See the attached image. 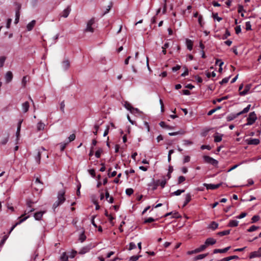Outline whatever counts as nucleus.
I'll use <instances>...</instances> for the list:
<instances>
[{
  "label": "nucleus",
  "instance_id": "64",
  "mask_svg": "<svg viewBox=\"0 0 261 261\" xmlns=\"http://www.w3.org/2000/svg\"><path fill=\"white\" fill-rule=\"evenodd\" d=\"M235 31L237 34H239L241 32V28L240 25H238L235 28Z\"/></svg>",
  "mask_w": 261,
  "mask_h": 261
},
{
  "label": "nucleus",
  "instance_id": "39",
  "mask_svg": "<svg viewBox=\"0 0 261 261\" xmlns=\"http://www.w3.org/2000/svg\"><path fill=\"white\" fill-rule=\"evenodd\" d=\"M186 180V178L184 176H180L178 179V185H180Z\"/></svg>",
  "mask_w": 261,
  "mask_h": 261
},
{
  "label": "nucleus",
  "instance_id": "36",
  "mask_svg": "<svg viewBox=\"0 0 261 261\" xmlns=\"http://www.w3.org/2000/svg\"><path fill=\"white\" fill-rule=\"evenodd\" d=\"M44 126H45V125L44 123H43L41 122H39L37 124V126L38 130H41L44 129Z\"/></svg>",
  "mask_w": 261,
  "mask_h": 261
},
{
  "label": "nucleus",
  "instance_id": "50",
  "mask_svg": "<svg viewBox=\"0 0 261 261\" xmlns=\"http://www.w3.org/2000/svg\"><path fill=\"white\" fill-rule=\"evenodd\" d=\"M152 186V190L153 191H154L157 189L158 187L159 186V184L158 182H157L156 181L155 182L153 180Z\"/></svg>",
  "mask_w": 261,
  "mask_h": 261
},
{
  "label": "nucleus",
  "instance_id": "17",
  "mask_svg": "<svg viewBox=\"0 0 261 261\" xmlns=\"http://www.w3.org/2000/svg\"><path fill=\"white\" fill-rule=\"evenodd\" d=\"M71 11L70 6H68L62 12V16L66 18L68 16Z\"/></svg>",
  "mask_w": 261,
  "mask_h": 261
},
{
  "label": "nucleus",
  "instance_id": "1",
  "mask_svg": "<svg viewBox=\"0 0 261 261\" xmlns=\"http://www.w3.org/2000/svg\"><path fill=\"white\" fill-rule=\"evenodd\" d=\"M65 190L62 189L60 190L58 193V200L53 204V208H56L61 204H63L65 201Z\"/></svg>",
  "mask_w": 261,
  "mask_h": 261
},
{
  "label": "nucleus",
  "instance_id": "58",
  "mask_svg": "<svg viewBox=\"0 0 261 261\" xmlns=\"http://www.w3.org/2000/svg\"><path fill=\"white\" fill-rule=\"evenodd\" d=\"M229 78L230 76L223 79L221 82H220V84L221 85H223L224 84L227 83L228 82Z\"/></svg>",
  "mask_w": 261,
  "mask_h": 261
},
{
  "label": "nucleus",
  "instance_id": "5",
  "mask_svg": "<svg viewBox=\"0 0 261 261\" xmlns=\"http://www.w3.org/2000/svg\"><path fill=\"white\" fill-rule=\"evenodd\" d=\"M95 23V19L94 18H91L89 20L87 23V27L86 29L85 30V32H90L93 33L94 32V28H92V25Z\"/></svg>",
  "mask_w": 261,
  "mask_h": 261
},
{
  "label": "nucleus",
  "instance_id": "24",
  "mask_svg": "<svg viewBox=\"0 0 261 261\" xmlns=\"http://www.w3.org/2000/svg\"><path fill=\"white\" fill-rule=\"evenodd\" d=\"M218 227V224L215 221H212L210 224L208 228L212 230H215Z\"/></svg>",
  "mask_w": 261,
  "mask_h": 261
},
{
  "label": "nucleus",
  "instance_id": "31",
  "mask_svg": "<svg viewBox=\"0 0 261 261\" xmlns=\"http://www.w3.org/2000/svg\"><path fill=\"white\" fill-rule=\"evenodd\" d=\"M218 133H216V135L214 136V141L215 142H219L222 140V135H217Z\"/></svg>",
  "mask_w": 261,
  "mask_h": 261
},
{
  "label": "nucleus",
  "instance_id": "25",
  "mask_svg": "<svg viewBox=\"0 0 261 261\" xmlns=\"http://www.w3.org/2000/svg\"><path fill=\"white\" fill-rule=\"evenodd\" d=\"M224 63L221 61L220 59H217L216 61V64L219 65V72H221L222 71V66L223 65Z\"/></svg>",
  "mask_w": 261,
  "mask_h": 261
},
{
  "label": "nucleus",
  "instance_id": "19",
  "mask_svg": "<svg viewBox=\"0 0 261 261\" xmlns=\"http://www.w3.org/2000/svg\"><path fill=\"white\" fill-rule=\"evenodd\" d=\"M250 89V86L249 85H247L245 86L244 90L243 91H242V92H240V93H239V94L241 96L245 95L246 94H247V93L249 91Z\"/></svg>",
  "mask_w": 261,
  "mask_h": 261
},
{
  "label": "nucleus",
  "instance_id": "60",
  "mask_svg": "<svg viewBox=\"0 0 261 261\" xmlns=\"http://www.w3.org/2000/svg\"><path fill=\"white\" fill-rule=\"evenodd\" d=\"M247 215V213H242L240 215H239V216H237L236 218L237 219H242L244 217H245Z\"/></svg>",
  "mask_w": 261,
  "mask_h": 261
},
{
  "label": "nucleus",
  "instance_id": "7",
  "mask_svg": "<svg viewBox=\"0 0 261 261\" xmlns=\"http://www.w3.org/2000/svg\"><path fill=\"white\" fill-rule=\"evenodd\" d=\"M221 185V184H218L216 185L212 184H204L203 186L206 188L207 190H215L219 188Z\"/></svg>",
  "mask_w": 261,
  "mask_h": 261
},
{
  "label": "nucleus",
  "instance_id": "59",
  "mask_svg": "<svg viewBox=\"0 0 261 261\" xmlns=\"http://www.w3.org/2000/svg\"><path fill=\"white\" fill-rule=\"evenodd\" d=\"M216 75V73L214 71H213L212 73L210 72H207L206 73V76L208 78H210V77H215Z\"/></svg>",
  "mask_w": 261,
  "mask_h": 261
},
{
  "label": "nucleus",
  "instance_id": "23",
  "mask_svg": "<svg viewBox=\"0 0 261 261\" xmlns=\"http://www.w3.org/2000/svg\"><path fill=\"white\" fill-rule=\"evenodd\" d=\"M238 223H239V221H238L237 220H230V221L228 224V226L236 227L238 225Z\"/></svg>",
  "mask_w": 261,
  "mask_h": 261
},
{
  "label": "nucleus",
  "instance_id": "20",
  "mask_svg": "<svg viewBox=\"0 0 261 261\" xmlns=\"http://www.w3.org/2000/svg\"><path fill=\"white\" fill-rule=\"evenodd\" d=\"M186 45H187V48L189 50H191L193 48V45L192 41L190 39H187L186 41Z\"/></svg>",
  "mask_w": 261,
  "mask_h": 261
},
{
  "label": "nucleus",
  "instance_id": "43",
  "mask_svg": "<svg viewBox=\"0 0 261 261\" xmlns=\"http://www.w3.org/2000/svg\"><path fill=\"white\" fill-rule=\"evenodd\" d=\"M125 193L126 194L128 195V196H130L131 195H132L134 193V190L132 188H127L125 190Z\"/></svg>",
  "mask_w": 261,
  "mask_h": 261
},
{
  "label": "nucleus",
  "instance_id": "12",
  "mask_svg": "<svg viewBox=\"0 0 261 261\" xmlns=\"http://www.w3.org/2000/svg\"><path fill=\"white\" fill-rule=\"evenodd\" d=\"M230 248V247L229 246V247H226L224 249H216L214 250L213 252H214V253H225L227 251H228Z\"/></svg>",
  "mask_w": 261,
  "mask_h": 261
},
{
  "label": "nucleus",
  "instance_id": "40",
  "mask_svg": "<svg viewBox=\"0 0 261 261\" xmlns=\"http://www.w3.org/2000/svg\"><path fill=\"white\" fill-rule=\"evenodd\" d=\"M260 219V217L258 215H255L251 218V223H255L258 221Z\"/></svg>",
  "mask_w": 261,
  "mask_h": 261
},
{
  "label": "nucleus",
  "instance_id": "44",
  "mask_svg": "<svg viewBox=\"0 0 261 261\" xmlns=\"http://www.w3.org/2000/svg\"><path fill=\"white\" fill-rule=\"evenodd\" d=\"M230 36V33L228 30H226L225 31V33L222 36V39L225 40L228 37Z\"/></svg>",
  "mask_w": 261,
  "mask_h": 261
},
{
  "label": "nucleus",
  "instance_id": "54",
  "mask_svg": "<svg viewBox=\"0 0 261 261\" xmlns=\"http://www.w3.org/2000/svg\"><path fill=\"white\" fill-rule=\"evenodd\" d=\"M15 5L16 6V12H20V10L21 8V4H19V3H15Z\"/></svg>",
  "mask_w": 261,
  "mask_h": 261
},
{
  "label": "nucleus",
  "instance_id": "47",
  "mask_svg": "<svg viewBox=\"0 0 261 261\" xmlns=\"http://www.w3.org/2000/svg\"><path fill=\"white\" fill-rule=\"evenodd\" d=\"M155 221V219H153L152 217H149L148 218L145 219L144 222V223H151V222H154Z\"/></svg>",
  "mask_w": 261,
  "mask_h": 261
},
{
  "label": "nucleus",
  "instance_id": "11",
  "mask_svg": "<svg viewBox=\"0 0 261 261\" xmlns=\"http://www.w3.org/2000/svg\"><path fill=\"white\" fill-rule=\"evenodd\" d=\"M45 213V211L37 212L34 214V217L36 220H40Z\"/></svg>",
  "mask_w": 261,
  "mask_h": 261
},
{
  "label": "nucleus",
  "instance_id": "55",
  "mask_svg": "<svg viewBox=\"0 0 261 261\" xmlns=\"http://www.w3.org/2000/svg\"><path fill=\"white\" fill-rule=\"evenodd\" d=\"M88 172L89 174L93 177H95L96 176L95 171L94 169L88 170Z\"/></svg>",
  "mask_w": 261,
  "mask_h": 261
},
{
  "label": "nucleus",
  "instance_id": "62",
  "mask_svg": "<svg viewBox=\"0 0 261 261\" xmlns=\"http://www.w3.org/2000/svg\"><path fill=\"white\" fill-rule=\"evenodd\" d=\"M136 248V244L133 242H130L129 243V250H131Z\"/></svg>",
  "mask_w": 261,
  "mask_h": 261
},
{
  "label": "nucleus",
  "instance_id": "21",
  "mask_svg": "<svg viewBox=\"0 0 261 261\" xmlns=\"http://www.w3.org/2000/svg\"><path fill=\"white\" fill-rule=\"evenodd\" d=\"M22 109L24 113H26L28 111L30 105L28 101H25V102L23 103L22 105Z\"/></svg>",
  "mask_w": 261,
  "mask_h": 261
},
{
  "label": "nucleus",
  "instance_id": "57",
  "mask_svg": "<svg viewBox=\"0 0 261 261\" xmlns=\"http://www.w3.org/2000/svg\"><path fill=\"white\" fill-rule=\"evenodd\" d=\"M198 23L199 24H200V25L201 27H202L203 26V23L202 22V21H203V17H202V16L200 15L199 16H198Z\"/></svg>",
  "mask_w": 261,
  "mask_h": 261
},
{
  "label": "nucleus",
  "instance_id": "30",
  "mask_svg": "<svg viewBox=\"0 0 261 261\" xmlns=\"http://www.w3.org/2000/svg\"><path fill=\"white\" fill-rule=\"evenodd\" d=\"M159 124L162 127L164 128H167V129H172V126L167 125L166 124V123L164 121L160 122Z\"/></svg>",
  "mask_w": 261,
  "mask_h": 261
},
{
  "label": "nucleus",
  "instance_id": "13",
  "mask_svg": "<svg viewBox=\"0 0 261 261\" xmlns=\"http://www.w3.org/2000/svg\"><path fill=\"white\" fill-rule=\"evenodd\" d=\"M22 122V120H21L19 121V122L18 123L17 132L16 133V140H17L16 144L18 143V140H19V135H20V128H21V125Z\"/></svg>",
  "mask_w": 261,
  "mask_h": 261
},
{
  "label": "nucleus",
  "instance_id": "14",
  "mask_svg": "<svg viewBox=\"0 0 261 261\" xmlns=\"http://www.w3.org/2000/svg\"><path fill=\"white\" fill-rule=\"evenodd\" d=\"M36 21L35 20H32L30 23H29L27 25V29L28 31H31L33 30L34 26L35 25Z\"/></svg>",
  "mask_w": 261,
  "mask_h": 261
},
{
  "label": "nucleus",
  "instance_id": "46",
  "mask_svg": "<svg viewBox=\"0 0 261 261\" xmlns=\"http://www.w3.org/2000/svg\"><path fill=\"white\" fill-rule=\"evenodd\" d=\"M20 17V12H15V23L17 24L19 22Z\"/></svg>",
  "mask_w": 261,
  "mask_h": 261
},
{
  "label": "nucleus",
  "instance_id": "32",
  "mask_svg": "<svg viewBox=\"0 0 261 261\" xmlns=\"http://www.w3.org/2000/svg\"><path fill=\"white\" fill-rule=\"evenodd\" d=\"M9 135H6L3 138H2L1 143L3 145H5L8 141Z\"/></svg>",
  "mask_w": 261,
  "mask_h": 261
},
{
  "label": "nucleus",
  "instance_id": "26",
  "mask_svg": "<svg viewBox=\"0 0 261 261\" xmlns=\"http://www.w3.org/2000/svg\"><path fill=\"white\" fill-rule=\"evenodd\" d=\"M29 77L28 75L24 76L22 78V81H21V84L23 88L25 87L26 84L29 81Z\"/></svg>",
  "mask_w": 261,
  "mask_h": 261
},
{
  "label": "nucleus",
  "instance_id": "42",
  "mask_svg": "<svg viewBox=\"0 0 261 261\" xmlns=\"http://www.w3.org/2000/svg\"><path fill=\"white\" fill-rule=\"evenodd\" d=\"M6 59V57L5 56H2L0 57V67H2L4 66V64Z\"/></svg>",
  "mask_w": 261,
  "mask_h": 261
},
{
  "label": "nucleus",
  "instance_id": "53",
  "mask_svg": "<svg viewBox=\"0 0 261 261\" xmlns=\"http://www.w3.org/2000/svg\"><path fill=\"white\" fill-rule=\"evenodd\" d=\"M141 256V255H134L132 256L130 258V260L132 261H137L139 259V258Z\"/></svg>",
  "mask_w": 261,
  "mask_h": 261
},
{
  "label": "nucleus",
  "instance_id": "22",
  "mask_svg": "<svg viewBox=\"0 0 261 261\" xmlns=\"http://www.w3.org/2000/svg\"><path fill=\"white\" fill-rule=\"evenodd\" d=\"M91 246H87L84 247H83L80 251V254H85L87 252H88L90 249H91Z\"/></svg>",
  "mask_w": 261,
  "mask_h": 261
},
{
  "label": "nucleus",
  "instance_id": "8",
  "mask_svg": "<svg viewBox=\"0 0 261 261\" xmlns=\"http://www.w3.org/2000/svg\"><path fill=\"white\" fill-rule=\"evenodd\" d=\"M13 75L11 71L7 72L5 74V79L7 83H10L13 79Z\"/></svg>",
  "mask_w": 261,
  "mask_h": 261
},
{
  "label": "nucleus",
  "instance_id": "51",
  "mask_svg": "<svg viewBox=\"0 0 261 261\" xmlns=\"http://www.w3.org/2000/svg\"><path fill=\"white\" fill-rule=\"evenodd\" d=\"M184 134V133L183 132L178 131V132H173V133H169V135L172 136H175V135H177L179 134Z\"/></svg>",
  "mask_w": 261,
  "mask_h": 261
},
{
  "label": "nucleus",
  "instance_id": "15",
  "mask_svg": "<svg viewBox=\"0 0 261 261\" xmlns=\"http://www.w3.org/2000/svg\"><path fill=\"white\" fill-rule=\"evenodd\" d=\"M260 142V141L258 139H252L248 140V144L249 145H258Z\"/></svg>",
  "mask_w": 261,
  "mask_h": 261
},
{
  "label": "nucleus",
  "instance_id": "45",
  "mask_svg": "<svg viewBox=\"0 0 261 261\" xmlns=\"http://www.w3.org/2000/svg\"><path fill=\"white\" fill-rule=\"evenodd\" d=\"M213 17L215 19H217L218 21H220L222 18L218 16V14L217 13H213Z\"/></svg>",
  "mask_w": 261,
  "mask_h": 261
},
{
  "label": "nucleus",
  "instance_id": "10",
  "mask_svg": "<svg viewBox=\"0 0 261 261\" xmlns=\"http://www.w3.org/2000/svg\"><path fill=\"white\" fill-rule=\"evenodd\" d=\"M216 240L213 238H208L205 241V244L207 247L210 245H213L216 244Z\"/></svg>",
  "mask_w": 261,
  "mask_h": 261
},
{
  "label": "nucleus",
  "instance_id": "16",
  "mask_svg": "<svg viewBox=\"0 0 261 261\" xmlns=\"http://www.w3.org/2000/svg\"><path fill=\"white\" fill-rule=\"evenodd\" d=\"M191 197L192 196L190 193H188L186 195L185 201L182 206L183 207L186 206L188 203L190 202L192 199Z\"/></svg>",
  "mask_w": 261,
  "mask_h": 261
},
{
  "label": "nucleus",
  "instance_id": "37",
  "mask_svg": "<svg viewBox=\"0 0 261 261\" xmlns=\"http://www.w3.org/2000/svg\"><path fill=\"white\" fill-rule=\"evenodd\" d=\"M86 239V236L85 234L84 231H83L80 236L79 240L81 242H83Z\"/></svg>",
  "mask_w": 261,
  "mask_h": 261
},
{
  "label": "nucleus",
  "instance_id": "33",
  "mask_svg": "<svg viewBox=\"0 0 261 261\" xmlns=\"http://www.w3.org/2000/svg\"><path fill=\"white\" fill-rule=\"evenodd\" d=\"M259 255H258L257 251H253L250 253L249 257L250 258H253L255 257H259Z\"/></svg>",
  "mask_w": 261,
  "mask_h": 261
},
{
  "label": "nucleus",
  "instance_id": "6",
  "mask_svg": "<svg viewBox=\"0 0 261 261\" xmlns=\"http://www.w3.org/2000/svg\"><path fill=\"white\" fill-rule=\"evenodd\" d=\"M124 107L128 111H130L131 113H134L135 112H138L139 111V110L137 108H134L131 104L127 101H125L124 102Z\"/></svg>",
  "mask_w": 261,
  "mask_h": 261
},
{
  "label": "nucleus",
  "instance_id": "29",
  "mask_svg": "<svg viewBox=\"0 0 261 261\" xmlns=\"http://www.w3.org/2000/svg\"><path fill=\"white\" fill-rule=\"evenodd\" d=\"M250 107H251V105H248L247 107L245 108L243 111L239 112V115H241L242 114H245V113H247L250 109Z\"/></svg>",
  "mask_w": 261,
  "mask_h": 261
},
{
  "label": "nucleus",
  "instance_id": "27",
  "mask_svg": "<svg viewBox=\"0 0 261 261\" xmlns=\"http://www.w3.org/2000/svg\"><path fill=\"white\" fill-rule=\"evenodd\" d=\"M185 191V190L184 189H179V190H177V191L172 193L171 194V195L172 196H173V195L179 196L181 193H184Z\"/></svg>",
  "mask_w": 261,
  "mask_h": 261
},
{
  "label": "nucleus",
  "instance_id": "41",
  "mask_svg": "<svg viewBox=\"0 0 261 261\" xmlns=\"http://www.w3.org/2000/svg\"><path fill=\"white\" fill-rule=\"evenodd\" d=\"M258 228H259V227L256 226L255 225H252L247 230V231L248 232H252V231L256 230Z\"/></svg>",
  "mask_w": 261,
  "mask_h": 261
},
{
  "label": "nucleus",
  "instance_id": "9",
  "mask_svg": "<svg viewBox=\"0 0 261 261\" xmlns=\"http://www.w3.org/2000/svg\"><path fill=\"white\" fill-rule=\"evenodd\" d=\"M70 61L68 59H65L62 62V66L64 70H67L70 67Z\"/></svg>",
  "mask_w": 261,
  "mask_h": 261
},
{
  "label": "nucleus",
  "instance_id": "4",
  "mask_svg": "<svg viewBox=\"0 0 261 261\" xmlns=\"http://www.w3.org/2000/svg\"><path fill=\"white\" fill-rule=\"evenodd\" d=\"M203 159L206 163L210 164L214 166H217L218 164V162L216 160L208 155H204Z\"/></svg>",
  "mask_w": 261,
  "mask_h": 261
},
{
  "label": "nucleus",
  "instance_id": "63",
  "mask_svg": "<svg viewBox=\"0 0 261 261\" xmlns=\"http://www.w3.org/2000/svg\"><path fill=\"white\" fill-rule=\"evenodd\" d=\"M109 221L110 223L112 225H114V223L113 222V220L115 219V218L113 217L111 215L108 217Z\"/></svg>",
  "mask_w": 261,
  "mask_h": 261
},
{
  "label": "nucleus",
  "instance_id": "38",
  "mask_svg": "<svg viewBox=\"0 0 261 261\" xmlns=\"http://www.w3.org/2000/svg\"><path fill=\"white\" fill-rule=\"evenodd\" d=\"M102 152V149L101 148H99L95 152V155L97 158H99L101 155V153Z\"/></svg>",
  "mask_w": 261,
  "mask_h": 261
},
{
  "label": "nucleus",
  "instance_id": "3",
  "mask_svg": "<svg viewBox=\"0 0 261 261\" xmlns=\"http://www.w3.org/2000/svg\"><path fill=\"white\" fill-rule=\"evenodd\" d=\"M257 119V117L256 114L254 112H251L248 117L247 119V123L246 125H252L253 124L256 120Z\"/></svg>",
  "mask_w": 261,
  "mask_h": 261
},
{
  "label": "nucleus",
  "instance_id": "2",
  "mask_svg": "<svg viewBox=\"0 0 261 261\" xmlns=\"http://www.w3.org/2000/svg\"><path fill=\"white\" fill-rule=\"evenodd\" d=\"M35 209L32 208L29 210H25V212H24V214L21 215L19 218H18V221L17 222H16L15 223V225H14L10 229V231L9 232V233H10L14 228L15 227L18 225H19L20 224H21V223H22L23 221H24L25 220H27L29 217V216H25L27 214L29 213H31V212H32L33 211H34Z\"/></svg>",
  "mask_w": 261,
  "mask_h": 261
},
{
  "label": "nucleus",
  "instance_id": "49",
  "mask_svg": "<svg viewBox=\"0 0 261 261\" xmlns=\"http://www.w3.org/2000/svg\"><path fill=\"white\" fill-rule=\"evenodd\" d=\"M246 31L251 30V25L250 21H247L245 23Z\"/></svg>",
  "mask_w": 261,
  "mask_h": 261
},
{
  "label": "nucleus",
  "instance_id": "52",
  "mask_svg": "<svg viewBox=\"0 0 261 261\" xmlns=\"http://www.w3.org/2000/svg\"><path fill=\"white\" fill-rule=\"evenodd\" d=\"M68 259V256L65 253H64L61 256V260L62 261H67Z\"/></svg>",
  "mask_w": 261,
  "mask_h": 261
},
{
  "label": "nucleus",
  "instance_id": "48",
  "mask_svg": "<svg viewBox=\"0 0 261 261\" xmlns=\"http://www.w3.org/2000/svg\"><path fill=\"white\" fill-rule=\"evenodd\" d=\"M156 182L159 184V185L161 186L162 188H164L166 184V181L165 180H162L161 181H160V180H158Z\"/></svg>",
  "mask_w": 261,
  "mask_h": 261
},
{
  "label": "nucleus",
  "instance_id": "35",
  "mask_svg": "<svg viewBox=\"0 0 261 261\" xmlns=\"http://www.w3.org/2000/svg\"><path fill=\"white\" fill-rule=\"evenodd\" d=\"M41 152L40 151H38L37 155L35 157V160L38 164H40L41 160Z\"/></svg>",
  "mask_w": 261,
  "mask_h": 261
},
{
  "label": "nucleus",
  "instance_id": "56",
  "mask_svg": "<svg viewBox=\"0 0 261 261\" xmlns=\"http://www.w3.org/2000/svg\"><path fill=\"white\" fill-rule=\"evenodd\" d=\"M7 239H8L7 236L5 235L4 236L3 239L1 241V242H0V245L1 246H2L5 243V242L6 241Z\"/></svg>",
  "mask_w": 261,
  "mask_h": 261
},
{
  "label": "nucleus",
  "instance_id": "28",
  "mask_svg": "<svg viewBox=\"0 0 261 261\" xmlns=\"http://www.w3.org/2000/svg\"><path fill=\"white\" fill-rule=\"evenodd\" d=\"M230 230H226L222 231H220L217 233V235L219 236H226L230 233Z\"/></svg>",
  "mask_w": 261,
  "mask_h": 261
},
{
  "label": "nucleus",
  "instance_id": "61",
  "mask_svg": "<svg viewBox=\"0 0 261 261\" xmlns=\"http://www.w3.org/2000/svg\"><path fill=\"white\" fill-rule=\"evenodd\" d=\"M68 139H69L68 142H71V141H72L75 140V135L74 134H72L70 135V136L69 137Z\"/></svg>",
  "mask_w": 261,
  "mask_h": 261
},
{
  "label": "nucleus",
  "instance_id": "34",
  "mask_svg": "<svg viewBox=\"0 0 261 261\" xmlns=\"http://www.w3.org/2000/svg\"><path fill=\"white\" fill-rule=\"evenodd\" d=\"M207 254H201L198 255L194 258V260L203 259L204 257H205L207 256Z\"/></svg>",
  "mask_w": 261,
  "mask_h": 261
},
{
  "label": "nucleus",
  "instance_id": "18",
  "mask_svg": "<svg viewBox=\"0 0 261 261\" xmlns=\"http://www.w3.org/2000/svg\"><path fill=\"white\" fill-rule=\"evenodd\" d=\"M239 116H240V115H239V113L236 114H230L227 117V121H231L234 119L235 118H236L237 117H238Z\"/></svg>",
  "mask_w": 261,
  "mask_h": 261
}]
</instances>
